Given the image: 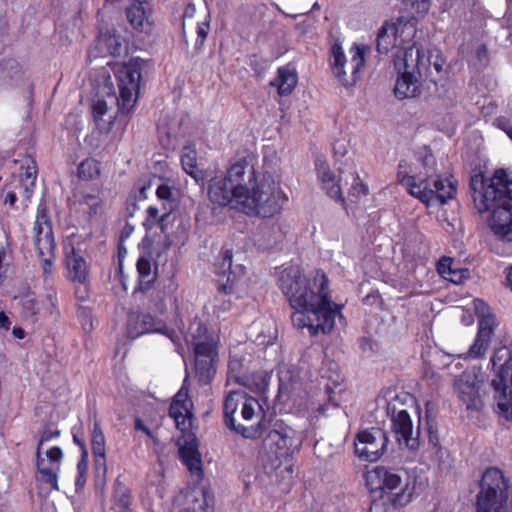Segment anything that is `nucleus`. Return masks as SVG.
<instances>
[{"mask_svg": "<svg viewBox=\"0 0 512 512\" xmlns=\"http://www.w3.org/2000/svg\"><path fill=\"white\" fill-rule=\"evenodd\" d=\"M86 469H87L86 462L84 460L80 461L78 463L79 477H78L77 482H76L77 485L80 484L81 478L83 477L84 473L86 472Z\"/></svg>", "mask_w": 512, "mask_h": 512, "instance_id": "nucleus-51", "label": "nucleus"}, {"mask_svg": "<svg viewBox=\"0 0 512 512\" xmlns=\"http://www.w3.org/2000/svg\"><path fill=\"white\" fill-rule=\"evenodd\" d=\"M73 440H74V443H76L77 445H79L82 449H84L85 445H84V442L78 438V436L76 434H73Z\"/></svg>", "mask_w": 512, "mask_h": 512, "instance_id": "nucleus-55", "label": "nucleus"}, {"mask_svg": "<svg viewBox=\"0 0 512 512\" xmlns=\"http://www.w3.org/2000/svg\"><path fill=\"white\" fill-rule=\"evenodd\" d=\"M476 313L479 315L478 331L473 344L467 351V357L479 359L484 357L490 346L494 330L497 326L495 316L489 313V308L481 300H474Z\"/></svg>", "mask_w": 512, "mask_h": 512, "instance_id": "nucleus-18", "label": "nucleus"}, {"mask_svg": "<svg viewBox=\"0 0 512 512\" xmlns=\"http://www.w3.org/2000/svg\"><path fill=\"white\" fill-rule=\"evenodd\" d=\"M121 109L129 112L135 105L140 88L141 67L137 62H129L117 73Z\"/></svg>", "mask_w": 512, "mask_h": 512, "instance_id": "nucleus-21", "label": "nucleus"}, {"mask_svg": "<svg viewBox=\"0 0 512 512\" xmlns=\"http://www.w3.org/2000/svg\"><path fill=\"white\" fill-rule=\"evenodd\" d=\"M434 157L427 154L422 159V165L426 168L425 175H409L405 172H398V182L404 186L407 192L414 198L420 200L427 206L439 202L445 204L456 194V181L452 177H441L434 175Z\"/></svg>", "mask_w": 512, "mask_h": 512, "instance_id": "nucleus-4", "label": "nucleus"}, {"mask_svg": "<svg viewBox=\"0 0 512 512\" xmlns=\"http://www.w3.org/2000/svg\"><path fill=\"white\" fill-rule=\"evenodd\" d=\"M135 429L136 430H141L143 431L148 437L152 438L153 439V435H152V432L151 430L144 424V422L137 418L135 420Z\"/></svg>", "mask_w": 512, "mask_h": 512, "instance_id": "nucleus-49", "label": "nucleus"}, {"mask_svg": "<svg viewBox=\"0 0 512 512\" xmlns=\"http://www.w3.org/2000/svg\"><path fill=\"white\" fill-rule=\"evenodd\" d=\"M9 266L10 264L7 260V251L3 246H0V286L7 277Z\"/></svg>", "mask_w": 512, "mask_h": 512, "instance_id": "nucleus-43", "label": "nucleus"}, {"mask_svg": "<svg viewBox=\"0 0 512 512\" xmlns=\"http://www.w3.org/2000/svg\"><path fill=\"white\" fill-rule=\"evenodd\" d=\"M79 202L80 204L86 205L92 214H97L102 206V200L98 190L81 192Z\"/></svg>", "mask_w": 512, "mask_h": 512, "instance_id": "nucleus-36", "label": "nucleus"}, {"mask_svg": "<svg viewBox=\"0 0 512 512\" xmlns=\"http://www.w3.org/2000/svg\"><path fill=\"white\" fill-rule=\"evenodd\" d=\"M370 349H371V351H373V349H374V343H373V341H371Z\"/></svg>", "mask_w": 512, "mask_h": 512, "instance_id": "nucleus-62", "label": "nucleus"}, {"mask_svg": "<svg viewBox=\"0 0 512 512\" xmlns=\"http://www.w3.org/2000/svg\"><path fill=\"white\" fill-rule=\"evenodd\" d=\"M34 244L41 261L43 273L48 276L52 273L54 260L55 240L52 223L48 215L45 202L41 201L37 208L33 227Z\"/></svg>", "mask_w": 512, "mask_h": 512, "instance_id": "nucleus-12", "label": "nucleus"}, {"mask_svg": "<svg viewBox=\"0 0 512 512\" xmlns=\"http://www.w3.org/2000/svg\"><path fill=\"white\" fill-rule=\"evenodd\" d=\"M10 321L4 312H0V328L9 329Z\"/></svg>", "mask_w": 512, "mask_h": 512, "instance_id": "nucleus-52", "label": "nucleus"}, {"mask_svg": "<svg viewBox=\"0 0 512 512\" xmlns=\"http://www.w3.org/2000/svg\"><path fill=\"white\" fill-rule=\"evenodd\" d=\"M183 508L179 512H207L208 501L202 489H188L182 494Z\"/></svg>", "mask_w": 512, "mask_h": 512, "instance_id": "nucleus-28", "label": "nucleus"}, {"mask_svg": "<svg viewBox=\"0 0 512 512\" xmlns=\"http://www.w3.org/2000/svg\"><path fill=\"white\" fill-rule=\"evenodd\" d=\"M36 469L39 475V480L53 490H58V474L61 469V462L63 459V451L59 446H54L48 449L43 455L39 448H36Z\"/></svg>", "mask_w": 512, "mask_h": 512, "instance_id": "nucleus-22", "label": "nucleus"}, {"mask_svg": "<svg viewBox=\"0 0 512 512\" xmlns=\"http://www.w3.org/2000/svg\"><path fill=\"white\" fill-rule=\"evenodd\" d=\"M233 253L232 250L225 249L221 253V261L219 262L218 273L226 275L227 282L222 284L220 292L214 298L213 312L221 318L225 313L230 311L232 307V300L229 295L233 292V283L236 280V275L243 272V267L238 266L236 269H232Z\"/></svg>", "mask_w": 512, "mask_h": 512, "instance_id": "nucleus-19", "label": "nucleus"}, {"mask_svg": "<svg viewBox=\"0 0 512 512\" xmlns=\"http://www.w3.org/2000/svg\"><path fill=\"white\" fill-rule=\"evenodd\" d=\"M148 333H162L171 338V331L165 323L146 313H132L127 321V334L135 339Z\"/></svg>", "mask_w": 512, "mask_h": 512, "instance_id": "nucleus-23", "label": "nucleus"}, {"mask_svg": "<svg viewBox=\"0 0 512 512\" xmlns=\"http://www.w3.org/2000/svg\"><path fill=\"white\" fill-rule=\"evenodd\" d=\"M349 53L351 58L347 61L341 46L334 45L332 48L333 73L345 86L353 85L359 79L360 70L365 63V47L355 44L351 47Z\"/></svg>", "mask_w": 512, "mask_h": 512, "instance_id": "nucleus-14", "label": "nucleus"}, {"mask_svg": "<svg viewBox=\"0 0 512 512\" xmlns=\"http://www.w3.org/2000/svg\"><path fill=\"white\" fill-rule=\"evenodd\" d=\"M510 481L504 473L490 467L484 471L475 497L476 512H507Z\"/></svg>", "mask_w": 512, "mask_h": 512, "instance_id": "nucleus-9", "label": "nucleus"}, {"mask_svg": "<svg viewBox=\"0 0 512 512\" xmlns=\"http://www.w3.org/2000/svg\"><path fill=\"white\" fill-rule=\"evenodd\" d=\"M365 481L370 491H380L396 506H406L415 493V479L403 469L376 466L365 474Z\"/></svg>", "mask_w": 512, "mask_h": 512, "instance_id": "nucleus-6", "label": "nucleus"}, {"mask_svg": "<svg viewBox=\"0 0 512 512\" xmlns=\"http://www.w3.org/2000/svg\"><path fill=\"white\" fill-rule=\"evenodd\" d=\"M105 41H106L107 43H109V44H113V43L117 44V40H116V38H115V37H113V36H109V37L105 38Z\"/></svg>", "mask_w": 512, "mask_h": 512, "instance_id": "nucleus-58", "label": "nucleus"}, {"mask_svg": "<svg viewBox=\"0 0 512 512\" xmlns=\"http://www.w3.org/2000/svg\"><path fill=\"white\" fill-rule=\"evenodd\" d=\"M490 363L497 371L496 377L491 381L495 392V400L500 412L506 418H512V353L506 346L495 349Z\"/></svg>", "mask_w": 512, "mask_h": 512, "instance_id": "nucleus-10", "label": "nucleus"}, {"mask_svg": "<svg viewBox=\"0 0 512 512\" xmlns=\"http://www.w3.org/2000/svg\"><path fill=\"white\" fill-rule=\"evenodd\" d=\"M93 456H94L95 470H96L97 474L102 475L104 477L107 472L106 452H100L99 454H93Z\"/></svg>", "mask_w": 512, "mask_h": 512, "instance_id": "nucleus-44", "label": "nucleus"}, {"mask_svg": "<svg viewBox=\"0 0 512 512\" xmlns=\"http://www.w3.org/2000/svg\"><path fill=\"white\" fill-rule=\"evenodd\" d=\"M285 470H287L288 472H292V466H291V465L286 466V467H285Z\"/></svg>", "mask_w": 512, "mask_h": 512, "instance_id": "nucleus-61", "label": "nucleus"}, {"mask_svg": "<svg viewBox=\"0 0 512 512\" xmlns=\"http://www.w3.org/2000/svg\"><path fill=\"white\" fill-rule=\"evenodd\" d=\"M394 66L399 74L394 87L395 96L401 100L417 97L421 92L420 79L428 72L420 51L413 46L405 48L401 55L395 56Z\"/></svg>", "mask_w": 512, "mask_h": 512, "instance_id": "nucleus-8", "label": "nucleus"}, {"mask_svg": "<svg viewBox=\"0 0 512 512\" xmlns=\"http://www.w3.org/2000/svg\"><path fill=\"white\" fill-rule=\"evenodd\" d=\"M485 373L480 368H470L454 381V391L467 410L480 411L483 406Z\"/></svg>", "mask_w": 512, "mask_h": 512, "instance_id": "nucleus-13", "label": "nucleus"}, {"mask_svg": "<svg viewBox=\"0 0 512 512\" xmlns=\"http://www.w3.org/2000/svg\"><path fill=\"white\" fill-rule=\"evenodd\" d=\"M388 434L379 427H372L357 433L354 440L355 454L363 461L376 462L387 451Z\"/></svg>", "mask_w": 512, "mask_h": 512, "instance_id": "nucleus-17", "label": "nucleus"}, {"mask_svg": "<svg viewBox=\"0 0 512 512\" xmlns=\"http://www.w3.org/2000/svg\"><path fill=\"white\" fill-rule=\"evenodd\" d=\"M405 6L418 17H423L430 9V0H405Z\"/></svg>", "mask_w": 512, "mask_h": 512, "instance_id": "nucleus-41", "label": "nucleus"}, {"mask_svg": "<svg viewBox=\"0 0 512 512\" xmlns=\"http://www.w3.org/2000/svg\"><path fill=\"white\" fill-rule=\"evenodd\" d=\"M238 365H239V363H238V362H236V361H231V362H230V364H229V369L233 371V370H235V369H236V367H237Z\"/></svg>", "mask_w": 512, "mask_h": 512, "instance_id": "nucleus-59", "label": "nucleus"}, {"mask_svg": "<svg viewBox=\"0 0 512 512\" xmlns=\"http://www.w3.org/2000/svg\"><path fill=\"white\" fill-rule=\"evenodd\" d=\"M297 82L296 70L292 66L286 65L278 68L277 76L270 82V85L277 88L280 96H287L293 92Z\"/></svg>", "mask_w": 512, "mask_h": 512, "instance_id": "nucleus-27", "label": "nucleus"}, {"mask_svg": "<svg viewBox=\"0 0 512 512\" xmlns=\"http://www.w3.org/2000/svg\"><path fill=\"white\" fill-rule=\"evenodd\" d=\"M105 436L100 428V425L96 422L94 424L92 435H91V444H92V452L93 454H99L100 452H106L105 447Z\"/></svg>", "mask_w": 512, "mask_h": 512, "instance_id": "nucleus-39", "label": "nucleus"}, {"mask_svg": "<svg viewBox=\"0 0 512 512\" xmlns=\"http://www.w3.org/2000/svg\"><path fill=\"white\" fill-rule=\"evenodd\" d=\"M416 33L415 25L412 21L398 18L395 22H385L378 31L377 50L380 53H388L391 49L401 47L408 43ZM408 46L407 48H409Z\"/></svg>", "mask_w": 512, "mask_h": 512, "instance_id": "nucleus-16", "label": "nucleus"}, {"mask_svg": "<svg viewBox=\"0 0 512 512\" xmlns=\"http://www.w3.org/2000/svg\"><path fill=\"white\" fill-rule=\"evenodd\" d=\"M150 282H151V280H147L146 282H144L143 280H141V282H140V289H141V290H146V289H148Z\"/></svg>", "mask_w": 512, "mask_h": 512, "instance_id": "nucleus-56", "label": "nucleus"}, {"mask_svg": "<svg viewBox=\"0 0 512 512\" xmlns=\"http://www.w3.org/2000/svg\"><path fill=\"white\" fill-rule=\"evenodd\" d=\"M192 408L193 403L189 398L188 390L182 386L173 398L169 415L173 418L177 429L184 434L178 439L179 454L183 463L191 473L201 474V457L194 435L190 433L193 421Z\"/></svg>", "mask_w": 512, "mask_h": 512, "instance_id": "nucleus-5", "label": "nucleus"}, {"mask_svg": "<svg viewBox=\"0 0 512 512\" xmlns=\"http://www.w3.org/2000/svg\"><path fill=\"white\" fill-rule=\"evenodd\" d=\"M133 231H134V226H132L130 224H126L121 231V235H120L121 241H124L125 239H127L133 233Z\"/></svg>", "mask_w": 512, "mask_h": 512, "instance_id": "nucleus-50", "label": "nucleus"}, {"mask_svg": "<svg viewBox=\"0 0 512 512\" xmlns=\"http://www.w3.org/2000/svg\"><path fill=\"white\" fill-rule=\"evenodd\" d=\"M100 174L99 163L95 159H86L78 166V176L83 180H93Z\"/></svg>", "mask_w": 512, "mask_h": 512, "instance_id": "nucleus-35", "label": "nucleus"}, {"mask_svg": "<svg viewBox=\"0 0 512 512\" xmlns=\"http://www.w3.org/2000/svg\"><path fill=\"white\" fill-rule=\"evenodd\" d=\"M21 189L25 199L29 200L33 193V188L36 181V166L32 162V165H27L25 171L20 175Z\"/></svg>", "mask_w": 512, "mask_h": 512, "instance_id": "nucleus-34", "label": "nucleus"}, {"mask_svg": "<svg viewBox=\"0 0 512 512\" xmlns=\"http://www.w3.org/2000/svg\"><path fill=\"white\" fill-rule=\"evenodd\" d=\"M131 26L138 32L150 34L154 27L152 7L148 2L134 1L126 10Z\"/></svg>", "mask_w": 512, "mask_h": 512, "instance_id": "nucleus-24", "label": "nucleus"}, {"mask_svg": "<svg viewBox=\"0 0 512 512\" xmlns=\"http://www.w3.org/2000/svg\"><path fill=\"white\" fill-rule=\"evenodd\" d=\"M165 212L160 216L159 209L155 206H149L147 209V218L145 224L149 227H153L155 225H159L161 230L164 231V221L169 216V211L167 208H164Z\"/></svg>", "mask_w": 512, "mask_h": 512, "instance_id": "nucleus-38", "label": "nucleus"}, {"mask_svg": "<svg viewBox=\"0 0 512 512\" xmlns=\"http://www.w3.org/2000/svg\"><path fill=\"white\" fill-rule=\"evenodd\" d=\"M191 329L196 376L201 383L208 384L216 373V343L207 335L206 327L200 322L194 323Z\"/></svg>", "mask_w": 512, "mask_h": 512, "instance_id": "nucleus-11", "label": "nucleus"}, {"mask_svg": "<svg viewBox=\"0 0 512 512\" xmlns=\"http://www.w3.org/2000/svg\"><path fill=\"white\" fill-rule=\"evenodd\" d=\"M317 177L321 182L322 189L326 194L335 200H342V185L343 178H339L333 171H331L328 163L325 160L318 158L315 162Z\"/></svg>", "mask_w": 512, "mask_h": 512, "instance_id": "nucleus-25", "label": "nucleus"}, {"mask_svg": "<svg viewBox=\"0 0 512 512\" xmlns=\"http://www.w3.org/2000/svg\"><path fill=\"white\" fill-rule=\"evenodd\" d=\"M109 52H110L111 54L119 53V47H117V46H116L115 48H113V50H110Z\"/></svg>", "mask_w": 512, "mask_h": 512, "instance_id": "nucleus-60", "label": "nucleus"}, {"mask_svg": "<svg viewBox=\"0 0 512 512\" xmlns=\"http://www.w3.org/2000/svg\"><path fill=\"white\" fill-rule=\"evenodd\" d=\"M108 105L104 100H97L93 106V117L97 127L102 132L108 133L112 129L115 117L108 115Z\"/></svg>", "mask_w": 512, "mask_h": 512, "instance_id": "nucleus-30", "label": "nucleus"}, {"mask_svg": "<svg viewBox=\"0 0 512 512\" xmlns=\"http://www.w3.org/2000/svg\"><path fill=\"white\" fill-rule=\"evenodd\" d=\"M415 49H418L420 51L421 56H423V62L426 64L428 68L427 75H424V77L428 78L431 77V67L437 72L440 73L443 70V65L445 63L441 53L439 50H428L425 52L424 50L416 47L415 45H412Z\"/></svg>", "mask_w": 512, "mask_h": 512, "instance_id": "nucleus-32", "label": "nucleus"}, {"mask_svg": "<svg viewBox=\"0 0 512 512\" xmlns=\"http://www.w3.org/2000/svg\"><path fill=\"white\" fill-rule=\"evenodd\" d=\"M207 194L214 205L260 218L280 214L288 202L280 178L270 172L257 176L253 165L245 159L232 164L225 173L211 177Z\"/></svg>", "mask_w": 512, "mask_h": 512, "instance_id": "nucleus-1", "label": "nucleus"}, {"mask_svg": "<svg viewBox=\"0 0 512 512\" xmlns=\"http://www.w3.org/2000/svg\"><path fill=\"white\" fill-rule=\"evenodd\" d=\"M261 413L258 400L243 391L230 392L224 401L226 425L245 438H254L259 434Z\"/></svg>", "mask_w": 512, "mask_h": 512, "instance_id": "nucleus-7", "label": "nucleus"}, {"mask_svg": "<svg viewBox=\"0 0 512 512\" xmlns=\"http://www.w3.org/2000/svg\"><path fill=\"white\" fill-rule=\"evenodd\" d=\"M115 501L121 508H127L130 504V494L125 487L117 488L115 491Z\"/></svg>", "mask_w": 512, "mask_h": 512, "instance_id": "nucleus-45", "label": "nucleus"}, {"mask_svg": "<svg viewBox=\"0 0 512 512\" xmlns=\"http://www.w3.org/2000/svg\"><path fill=\"white\" fill-rule=\"evenodd\" d=\"M16 201V195L15 193H12V192H9L7 193L6 197H5V202L9 203L10 205H13Z\"/></svg>", "mask_w": 512, "mask_h": 512, "instance_id": "nucleus-54", "label": "nucleus"}, {"mask_svg": "<svg viewBox=\"0 0 512 512\" xmlns=\"http://www.w3.org/2000/svg\"><path fill=\"white\" fill-rule=\"evenodd\" d=\"M209 17H210L209 15H206L204 17L203 21L198 22L196 24V27H195L192 35H191V37H193L194 34L196 35L195 44H194L195 49H200L203 46V44L209 34V31H210Z\"/></svg>", "mask_w": 512, "mask_h": 512, "instance_id": "nucleus-37", "label": "nucleus"}, {"mask_svg": "<svg viewBox=\"0 0 512 512\" xmlns=\"http://www.w3.org/2000/svg\"><path fill=\"white\" fill-rule=\"evenodd\" d=\"M137 271L141 279L149 277L151 274V262L145 257H140L137 261Z\"/></svg>", "mask_w": 512, "mask_h": 512, "instance_id": "nucleus-46", "label": "nucleus"}, {"mask_svg": "<svg viewBox=\"0 0 512 512\" xmlns=\"http://www.w3.org/2000/svg\"><path fill=\"white\" fill-rule=\"evenodd\" d=\"M181 163L187 174L192 176L197 182L201 179L197 168V155L195 149L185 147L181 156Z\"/></svg>", "mask_w": 512, "mask_h": 512, "instance_id": "nucleus-33", "label": "nucleus"}, {"mask_svg": "<svg viewBox=\"0 0 512 512\" xmlns=\"http://www.w3.org/2000/svg\"><path fill=\"white\" fill-rule=\"evenodd\" d=\"M186 26H187V22H186V17H185L184 21H183V34H184L185 41L188 42V36H187V33H186Z\"/></svg>", "mask_w": 512, "mask_h": 512, "instance_id": "nucleus-57", "label": "nucleus"}, {"mask_svg": "<svg viewBox=\"0 0 512 512\" xmlns=\"http://www.w3.org/2000/svg\"><path fill=\"white\" fill-rule=\"evenodd\" d=\"M397 400L398 397H395L386 405L387 414L391 417L392 431L400 446L416 451L420 447V426L418 425L416 430L413 429L410 415L405 409L397 408Z\"/></svg>", "mask_w": 512, "mask_h": 512, "instance_id": "nucleus-15", "label": "nucleus"}, {"mask_svg": "<svg viewBox=\"0 0 512 512\" xmlns=\"http://www.w3.org/2000/svg\"><path fill=\"white\" fill-rule=\"evenodd\" d=\"M453 264L454 262L451 258L443 257L438 262L437 270L443 278L455 284H459L468 277L469 272L467 269L453 268Z\"/></svg>", "mask_w": 512, "mask_h": 512, "instance_id": "nucleus-29", "label": "nucleus"}, {"mask_svg": "<svg viewBox=\"0 0 512 512\" xmlns=\"http://www.w3.org/2000/svg\"><path fill=\"white\" fill-rule=\"evenodd\" d=\"M278 287L294 309L293 325L299 329L307 328L311 335L331 332L335 317H342V306L331 300L328 279L321 271H316L309 279L298 266H289L280 272Z\"/></svg>", "mask_w": 512, "mask_h": 512, "instance_id": "nucleus-2", "label": "nucleus"}, {"mask_svg": "<svg viewBox=\"0 0 512 512\" xmlns=\"http://www.w3.org/2000/svg\"><path fill=\"white\" fill-rule=\"evenodd\" d=\"M60 434L61 432L59 429H52L51 427L48 426L45 427L40 434L36 448H39V451H42V445L45 442H48L54 438H58Z\"/></svg>", "mask_w": 512, "mask_h": 512, "instance_id": "nucleus-42", "label": "nucleus"}, {"mask_svg": "<svg viewBox=\"0 0 512 512\" xmlns=\"http://www.w3.org/2000/svg\"><path fill=\"white\" fill-rule=\"evenodd\" d=\"M302 439L298 433L289 426L276 424L265 440L266 447L278 459H288L299 451Z\"/></svg>", "mask_w": 512, "mask_h": 512, "instance_id": "nucleus-20", "label": "nucleus"}, {"mask_svg": "<svg viewBox=\"0 0 512 512\" xmlns=\"http://www.w3.org/2000/svg\"><path fill=\"white\" fill-rule=\"evenodd\" d=\"M156 194L160 200H169L172 195V192L168 185L162 184L158 186Z\"/></svg>", "mask_w": 512, "mask_h": 512, "instance_id": "nucleus-47", "label": "nucleus"}, {"mask_svg": "<svg viewBox=\"0 0 512 512\" xmlns=\"http://www.w3.org/2000/svg\"><path fill=\"white\" fill-rule=\"evenodd\" d=\"M470 188L479 213L492 211L490 227L499 238L512 241V180L502 169L485 179L482 174L471 177Z\"/></svg>", "mask_w": 512, "mask_h": 512, "instance_id": "nucleus-3", "label": "nucleus"}, {"mask_svg": "<svg viewBox=\"0 0 512 512\" xmlns=\"http://www.w3.org/2000/svg\"><path fill=\"white\" fill-rule=\"evenodd\" d=\"M12 334L17 339H23L25 337V332L21 327H14L12 330Z\"/></svg>", "mask_w": 512, "mask_h": 512, "instance_id": "nucleus-53", "label": "nucleus"}, {"mask_svg": "<svg viewBox=\"0 0 512 512\" xmlns=\"http://www.w3.org/2000/svg\"><path fill=\"white\" fill-rule=\"evenodd\" d=\"M400 507L388 501L386 497L381 496L371 503L369 512H395Z\"/></svg>", "mask_w": 512, "mask_h": 512, "instance_id": "nucleus-40", "label": "nucleus"}, {"mask_svg": "<svg viewBox=\"0 0 512 512\" xmlns=\"http://www.w3.org/2000/svg\"><path fill=\"white\" fill-rule=\"evenodd\" d=\"M66 266L69 280L79 284L87 282L89 274L88 265L85 259L73 247H71L70 252H66Z\"/></svg>", "mask_w": 512, "mask_h": 512, "instance_id": "nucleus-26", "label": "nucleus"}, {"mask_svg": "<svg viewBox=\"0 0 512 512\" xmlns=\"http://www.w3.org/2000/svg\"><path fill=\"white\" fill-rule=\"evenodd\" d=\"M498 126L506 132V134L510 137L512 140V125L505 120V119H498L497 120Z\"/></svg>", "mask_w": 512, "mask_h": 512, "instance_id": "nucleus-48", "label": "nucleus"}, {"mask_svg": "<svg viewBox=\"0 0 512 512\" xmlns=\"http://www.w3.org/2000/svg\"><path fill=\"white\" fill-rule=\"evenodd\" d=\"M344 174L345 185H349L348 193L355 199H359L368 194V186L363 183L356 171L350 169L349 171H340Z\"/></svg>", "mask_w": 512, "mask_h": 512, "instance_id": "nucleus-31", "label": "nucleus"}]
</instances>
